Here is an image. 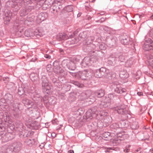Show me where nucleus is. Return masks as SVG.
Returning a JSON list of instances; mask_svg holds the SVG:
<instances>
[{"label":"nucleus","instance_id":"nucleus-60","mask_svg":"<svg viewBox=\"0 0 153 153\" xmlns=\"http://www.w3.org/2000/svg\"><path fill=\"white\" fill-rule=\"evenodd\" d=\"M10 17H7L6 19V23H5L6 24L7 23H9L10 22Z\"/></svg>","mask_w":153,"mask_h":153},{"label":"nucleus","instance_id":"nucleus-46","mask_svg":"<svg viewBox=\"0 0 153 153\" xmlns=\"http://www.w3.org/2000/svg\"><path fill=\"white\" fill-rule=\"evenodd\" d=\"M119 127L118 125L116 123H113L110 126L111 128L114 129H116Z\"/></svg>","mask_w":153,"mask_h":153},{"label":"nucleus","instance_id":"nucleus-9","mask_svg":"<svg viewBox=\"0 0 153 153\" xmlns=\"http://www.w3.org/2000/svg\"><path fill=\"white\" fill-rule=\"evenodd\" d=\"M31 98L34 101L42 100V96L40 94L38 90L31 91L30 93Z\"/></svg>","mask_w":153,"mask_h":153},{"label":"nucleus","instance_id":"nucleus-56","mask_svg":"<svg viewBox=\"0 0 153 153\" xmlns=\"http://www.w3.org/2000/svg\"><path fill=\"white\" fill-rule=\"evenodd\" d=\"M117 148H116L115 149L114 148V147H107V151L108 152H110V150H115V149H116V150H117Z\"/></svg>","mask_w":153,"mask_h":153},{"label":"nucleus","instance_id":"nucleus-10","mask_svg":"<svg viewBox=\"0 0 153 153\" xmlns=\"http://www.w3.org/2000/svg\"><path fill=\"white\" fill-rule=\"evenodd\" d=\"M153 48V42L150 39H146L143 46V48L146 51H149Z\"/></svg>","mask_w":153,"mask_h":153},{"label":"nucleus","instance_id":"nucleus-16","mask_svg":"<svg viewBox=\"0 0 153 153\" xmlns=\"http://www.w3.org/2000/svg\"><path fill=\"white\" fill-rule=\"evenodd\" d=\"M120 39L121 42L123 44L128 45L129 44L130 38L126 33L121 35L120 37Z\"/></svg>","mask_w":153,"mask_h":153},{"label":"nucleus","instance_id":"nucleus-37","mask_svg":"<svg viewBox=\"0 0 153 153\" xmlns=\"http://www.w3.org/2000/svg\"><path fill=\"white\" fill-rule=\"evenodd\" d=\"M73 7L72 5H68L64 8V9L68 13L71 12L73 11Z\"/></svg>","mask_w":153,"mask_h":153},{"label":"nucleus","instance_id":"nucleus-42","mask_svg":"<svg viewBox=\"0 0 153 153\" xmlns=\"http://www.w3.org/2000/svg\"><path fill=\"white\" fill-rule=\"evenodd\" d=\"M79 40L78 39L76 38H74L72 39H70L68 41V42H70V44L73 45L77 43Z\"/></svg>","mask_w":153,"mask_h":153},{"label":"nucleus","instance_id":"nucleus-3","mask_svg":"<svg viewBox=\"0 0 153 153\" xmlns=\"http://www.w3.org/2000/svg\"><path fill=\"white\" fill-rule=\"evenodd\" d=\"M42 88L43 92L45 94V96L42 98V100H40L41 101H43L44 102L48 101L47 98L49 95L51 93V85L48 83V81L46 77H43L42 79Z\"/></svg>","mask_w":153,"mask_h":153},{"label":"nucleus","instance_id":"nucleus-52","mask_svg":"<svg viewBox=\"0 0 153 153\" xmlns=\"http://www.w3.org/2000/svg\"><path fill=\"white\" fill-rule=\"evenodd\" d=\"M71 83L78 87H79L80 85V83L77 81L72 80L71 81Z\"/></svg>","mask_w":153,"mask_h":153},{"label":"nucleus","instance_id":"nucleus-50","mask_svg":"<svg viewBox=\"0 0 153 153\" xmlns=\"http://www.w3.org/2000/svg\"><path fill=\"white\" fill-rule=\"evenodd\" d=\"M65 0H55L54 3L62 4L65 2Z\"/></svg>","mask_w":153,"mask_h":153},{"label":"nucleus","instance_id":"nucleus-62","mask_svg":"<svg viewBox=\"0 0 153 153\" xmlns=\"http://www.w3.org/2000/svg\"><path fill=\"white\" fill-rule=\"evenodd\" d=\"M44 57L46 59H50L51 58V56L48 54H46L45 55Z\"/></svg>","mask_w":153,"mask_h":153},{"label":"nucleus","instance_id":"nucleus-35","mask_svg":"<svg viewBox=\"0 0 153 153\" xmlns=\"http://www.w3.org/2000/svg\"><path fill=\"white\" fill-rule=\"evenodd\" d=\"M94 39V37L93 36H90L88 37L86 39L85 45H90L93 42Z\"/></svg>","mask_w":153,"mask_h":153},{"label":"nucleus","instance_id":"nucleus-41","mask_svg":"<svg viewBox=\"0 0 153 153\" xmlns=\"http://www.w3.org/2000/svg\"><path fill=\"white\" fill-rule=\"evenodd\" d=\"M20 13L21 16H24L28 13L25 7L20 10Z\"/></svg>","mask_w":153,"mask_h":153},{"label":"nucleus","instance_id":"nucleus-2","mask_svg":"<svg viewBox=\"0 0 153 153\" xmlns=\"http://www.w3.org/2000/svg\"><path fill=\"white\" fill-rule=\"evenodd\" d=\"M4 98L8 103L13 107V115L14 117H19V111L22 109L23 105L19 103H16L13 100V97L12 94L7 93L4 96Z\"/></svg>","mask_w":153,"mask_h":153},{"label":"nucleus","instance_id":"nucleus-20","mask_svg":"<svg viewBox=\"0 0 153 153\" xmlns=\"http://www.w3.org/2000/svg\"><path fill=\"white\" fill-rule=\"evenodd\" d=\"M114 110L119 114H123L125 111V109L122 107L121 105H116L114 108Z\"/></svg>","mask_w":153,"mask_h":153},{"label":"nucleus","instance_id":"nucleus-5","mask_svg":"<svg viewBox=\"0 0 153 153\" xmlns=\"http://www.w3.org/2000/svg\"><path fill=\"white\" fill-rule=\"evenodd\" d=\"M53 70L54 72L57 74L64 76L66 75L64 70L60 66L59 62L55 61L53 63Z\"/></svg>","mask_w":153,"mask_h":153},{"label":"nucleus","instance_id":"nucleus-54","mask_svg":"<svg viewBox=\"0 0 153 153\" xmlns=\"http://www.w3.org/2000/svg\"><path fill=\"white\" fill-rule=\"evenodd\" d=\"M111 41L112 42L111 43V46H114L115 45H116V40L114 39H112Z\"/></svg>","mask_w":153,"mask_h":153},{"label":"nucleus","instance_id":"nucleus-61","mask_svg":"<svg viewBox=\"0 0 153 153\" xmlns=\"http://www.w3.org/2000/svg\"><path fill=\"white\" fill-rule=\"evenodd\" d=\"M57 122H57V120L56 119H55V120H53L52 121V123L53 124H54V125H55V124H56V125L58 124Z\"/></svg>","mask_w":153,"mask_h":153},{"label":"nucleus","instance_id":"nucleus-48","mask_svg":"<svg viewBox=\"0 0 153 153\" xmlns=\"http://www.w3.org/2000/svg\"><path fill=\"white\" fill-rule=\"evenodd\" d=\"M5 130V128L2 123V122H0V135L3 134L2 132Z\"/></svg>","mask_w":153,"mask_h":153},{"label":"nucleus","instance_id":"nucleus-15","mask_svg":"<svg viewBox=\"0 0 153 153\" xmlns=\"http://www.w3.org/2000/svg\"><path fill=\"white\" fill-rule=\"evenodd\" d=\"M111 87L114 91L118 94H122L125 92L126 91L125 88H122L119 84L116 85L114 84L112 85Z\"/></svg>","mask_w":153,"mask_h":153},{"label":"nucleus","instance_id":"nucleus-11","mask_svg":"<svg viewBox=\"0 0 153 153\" xmlns=\"http://www.w3.org/2000/svg\"><path fill=\"white\" fill-rule=\"evenodd\" d=\"M21 22H23L19 20H16L13 26V28L16 31H17L18 32H19L20 33H22L24 29L23 25Z\"/></svg>","mask_w":153,"mask_h":153},{"label":"nucleus","instance_id":"nucleus-19","mask_svg":"<svg viewBox=\"0 0 153 153\" xmlns=\"http://www.w3.org/2000/svg\"><path fill=\"white\" fill-rule=\"evenodd\" d=\"M100 69L102 78H108V75H109V70L104 67H102Z\"/></svg>","mask_w":153,"mask_h":153},{"label":"nucleus","instance_id":"nucleus-57","mask_svg":"<svg viewBox=\"0 0 153 153\" xmlns=\"http://www.w3.org/2000/svg\"><path fill=\"white\" fill-rule=\"evenodd\" d=\"M141 148H138L134 151V153H140L141 152Z\"/></svg>","mask_w":153,"mask_h":153},{"label":"nucleus","instance_id":"nucleus-58","mask_svg":"<svg viewBox=\"0 0 153 153\" xmlns=\"http://www.w3.org/2000/svg\"><path fill=\"white\" fill-rule=\"evenodd\" d=\"M81 96H83V97L82 99H85L87 98V96L86 95V93L85 92L82 93L81 94Z\"/></svg>","mask_w":153,"mask_h":153},{"label":"nucleus","instance_id":"nucleus-38","mask_svg":"<svg viewBox=\"0 0 153 153\" xmlns=\"http://www.w3.org/2000/svg\"><path fill=\"white\" fill-rule=\"evenodd\" d=\"M139 127L138 122L136 121H134L131 125V127L133 129H136Z\"/></svg>","mask_w":153,"mask_h":153},{"label":"nucleus","instance_id":"nucleus-6","mask_svg":"<svg viewBox=\"0 0 153 153\" xmlns=\"http://www.w3.org/2000/svg\"><path fill=\"white\" fill-rule=\"evenodd\" d=\"M98 111L96 109V107L91 108L89 109L86 113V119H92L93 118L96 117L98 119L99 114L98 113Z\"/></svg>","mask_w":153,"mask_h":153},{"label":"nucleus","instance_id":"nucleus-55","mask_svg":"<svg viewBox=\"0 0 153 153\" xmlns=\"http://www.w3.org/2000/svg\"><path fill=\"white\" fill-rule=\"evenodd\" d=\"M127 73L126 71H120V72L119 73V76L120 77H123V76H122V75H125Z\"/></svg>","mask_w":153,"mask_h":153},{"label":"nucleus","instance_id":"nucleus-47","mask_svg":"<svg viewBox=\"0 0 153 153\" xmlns=\"http://www.w3.org/2000/svg\"><path fill=\"white\" fill-rule=\"evenodd\" d=\"M99 46L100 49L102 50H105L106 48V46L105 44L103 42H102L101 43Z\"/></svg>","mask_w":153,"mask_h":153},{"label":"nucleus","instance_id":"nucleus-45","mask_svg":"<svg viewBox=\"0 0 153 153\" xmlns=\"http://www.w3.org/2000/svg\"><path fill=\"white\" fill-rule=\"evenodd\" d=\"M58 8V4L54 3L53 5L52 8L53 11H56V12H59V10Z\"/></svg>","mask_w":153,"mask_h":153},{"label":"nucleus","instance_id":"nucleus-27","mask_svg":"<svg viewBox=\"0 0 153 153\" xmlns=\"http://www.w3.org/2000/svg\"><path fill=\"white\" fill-rule=\"evenodd\" d=\"M106 99L107 100V101H109L111 103V100H113L114 98H116L117 100H120V99L117 96L115 95H114L112 94H108V96L106 97Z\"/></svg>","mask_w":153,"mask_h":153},{"label":"nucleus","instance_id":"nucleus-30","mask_svg":"<svg viewBox=\"0 0 153 153\" xmlns=\"http://www.w3.org/2000/svg\"><path fill=\"white\" fill-rule=\"evenodd\" d=\"M86 73V72L85 70L84 71L79 72L78 74L79 77L82 80H86V78L85 76Z\"/></svg>","mask_w":153,"mask_h":153},{"label":"nucleus","instance_id":"nucleus-32","mask_svg":"<svg viewBox=\"0 0 153 153\" xmlns=\"http://www.w3.org/2000/svg\"><path fill=\"white\" fill-rule=\"evenodd\" d=\"M105 94L104 91L102 89H101L97 91L95 93V95L98 97H103Z\"/></svg>","mask_w":153,"mask_h":153},{"label":"nucleus","instance_id":"nucleus-44","mask_svg":"<svg viewBox=\"0 0 153 153\" xmlns=\"http://www.w3.org/2000/svg\"><path fill=\"white\" fill-rule=\"evenodd\" d=\"M109 74L107 78L109 79H111L112 77H114L115 76V74L113 71H110L109 70Z\"/></svg>","mask_w":153,"mask_h":153},{"label":"nucleus","instance_id":"nucleus-1","mask_svg":"<svg viewBox=\"0 0 153 153\" xmlns=\"http://www.w3.org/2000/svg\"><path fill=\"white\" fill-rule=\"evenodd\" d=\"M46 0H13L11 4L12 7L15 9V11H18L23 4H30L25 7L28 13L38 5L44 6Z\"/></svg>","mask_w":153,"mask_h":153},{"label":"nucleus","instance_id":"nucleus-31","mask_svg":"<svg viewBox=\"0 0 153 153\" xmlns=\"http://www.w3.org/2000/svg\"><path fill=\"white\" fill-rule=\"evenodd\" d=\"M43 35L42 33L40 32L39 30H36L34 32H33V37L35 36L39 38L42 36Z\"/></svg>","mask_w":153,"mask_h":153},{"label":"nucleus","instance_id":"nucleus-40","mask_svg":"<svg viewBox=\"0 0 153 153\" xmlns=\"http://www.w3.org/2000/svg\"><path fill=\"white\" fill-rule=\"evenodd\" d=\"M94 75L97 78H102V74H101V72L100 71V69H97L96 72L94 73Z\"/></svg>","mask_w":153,"mask_h":153},{"label":"nucleus","instance_id":"nucleus-51","mask_svg":"<svg viewBox=\"0 0 153 153\" xmlns=\"http://www.w3.org/2000/svg\"><path fill=\"white\" fill-rule=\"evenodd\" d=\"M86 33L85 32H82L79 35V36L81 38H85L86 36Z\"/></svg>","mask_w":153,"mask_h":153},{"label":"nucleus","instance_id":"nucleus-23","mask_svg":"<svg viewBox=\"0 0 153 153\" xmlns=\"http://www.w3.org/2000/svg\"><path fill=\"white\" fill-rule=\"evenodd\" d=\"M85 71H86V72L85 74L86 80L90 79L92 78V76L93 75V71L91 69L85 70Z\"/></svg>","mask_w":153,"mask_h":153},{"label":"nucleus","instance_id":"nucleus-22","mask_svg":"<svg viewBox=\"0 0 153 153\" xmlns=\"http://www.w3.org/2000/svg\"><path fill=\"white\" fill-rule=\"evenodd\" d=\"M111 103L109 101H107V100H105L104 102H101L99 104V105L98 106L96 107L97 108H106L109 106L111 105Z\"/></svg>","mask_w":153,"mask_h":153},{"label":"nucleus","instance_id":"nucleus-17","mask_svg":"<svg viewBox=\"0 0 153 153\" xmlns=\"http://www.w3.org/2000/svg\"><path fill=\"white\" fill-rule=\"evenodd\" d=\"M107 64L109 65L114 66L118 64V58L110 57L107 61Z\"/></svg>","mask_w":153,"mask_h":153},{"label":"nucleus","instance_id":"nucleus-4","mask_svg":"<svg viewBox=\"0 0 153 153\" xmlns=\"http://www.w3.org/2000/svg\"><path fill=\"white\" fill-rule=\"evenodd\" d=\"M107 114V113H105L104 114L103 113L99 114V115H98L99 116V117L97 119L98 121L97 122L98 125H99L100 123V121L107 123L108 125L111 122L112 120L111 117L109 116H106Z\"/></svg>","mask_w":153,"mask_h":153},{"label":"nucleus","instance_id":"nucleus-39","mask_svg":"<svg viewBox=\"0 0 153 153\" xmlns=\"http://www.w3.org/2000/svg\"><path fill=\"white\" fill-rule=\"evenodd\" d=\"M24 88L22 87H19V88L18 94L19 95L22 96L21 97L24 96L25 94H24Z\"/></svg>","mask_w":153,"mask_h":153},{"label":"nucleus","instance_id":"nucleus-26","mask_svg":"<svg viewBox=\"0 0 153 153\" xmlns=\"http://www.w3.org/2000/svg\"><path fill=\"white\" fill-rule=\"evenodd\" d=\"M22 97H23L22 99V102L25 105L31 104L32 101L27 98L26 95H24V96Z\"/></svg>","mask_w":153,"mask_h":153},{"label":"nucleus","instance_id":"nucleus-13","mask_svg":"<svg viewBox=\"0 0 153 153\" xmlns=\"http://www.w3.org/2000/svg\"><path fill=\"white\" fill-rule=\"evenodd\" d=\"M90 59V57H85L81 63L82 68H87L92 65Z\"/></svg>","mask_w":153,"mask_h":153},{"label":"nucleus","instance_id":"nucleus-14","mask_svg":"<svg viewBox=\"0 0 153 153\" xmlns=\"http://www.w3.org/2000/svg\"><path fill=\"white\" fill-rule=\"evenodd\" d=\"M95 47V46L93 44L85 45L83 47V49L85 52L94 53L95 51L94 50Z\"/></svg>","mask_w":153,"mask_h":153},{"label":"nucleus","instance_id":"nucleus-36","mask_svg":"<svg viewBox=\"0 0 153 153\" xmlns=\"http://www.w3.org/2000/svg\"><path fill=\"white\" fill-rule=\"evenodd\" d=\"M90 59L92 64V63H95L98 62V57L97 56H94L90 57Z\"/></svg>","mask_w":153,"mask_h":153},{"label":"nucleus","instance_id":"nucleus-24","mask_svg":"<svg viewBox=\"0 0 153 153\" xmlns=\"http://www.w3.org/2000/svg\"><path fill=\"white\" fill-rule=\"evenodd\" d=\"M25 143L27 145L30 147H31L34 145L35 143V141L34 139H27L25 141Z\"/></svg>","mask_w":153,"mask_h":153},{"label":"nucleus","instance_id":"nucleus-64","mask_svg":"<svg viewBox=\"0 0 153 153\" xmlns=\"http://www.w3.org/2000/svg\"><path fill=\"white\" fill-rule=\"evenodd\" d=\"M130 149H129L126 148L125 149H124V152H129Z\"/></svg>","mask_w":153,"mask_h":153},{"label":"nucleus","instance_id":"nucleus-43","mask_svg":"<svg viewBox=\"0 0 153 153\" xmlns=\"http://www.w3.org/2000/svg\"><path fill=\"white\" fill-rule=\"evenodd\" d=\"M125 59V56L123 54H122L119 56L118 58V62H123Z\"/></svg>","mask_w":153,"mask_h":153},{"label":"nucleus","instance_id":"nucleus-21","mask_svg":"<svg viewBox=\"0 0 153 153\" xmlns=\"http://www.w3.org/2000/svg\"><path fill=\"white\" fill-rule=\"evenodd\" d=\"M68 36L65 33H61L57 34L56 36V39L59 41L65 40L68 39Z\"/></svg>","mask_w":153,"mask_h":153},{"label":"nucleus","instance_id":"nucleus-59","mask_svg":"<svg viewBox=\"0 0 153 153\" xmlns=\"http://www.w3.org/2000/svg\"><path fill=\"white\" fill-rule=\"evenodd\" d=\"M62 4H58V8L59 10V11L62 9Z\"/></svg>","mask_w":153,"mask_h":153},{"label":"nucleus","instance_id":"nucleus-49","mask_svg":"<svg viewBox=\"0 0 153 153\" xmlns=\"http://www.w3.org/2000/svg\"><path fill=\"white\" fill-rule=\"evenodd\" d=\"M68 13H65V15H66L65 18H69V19H68V20L71 21L73 18V15H71V13H70V14H68Z\"/></svg>","mask_w":153,"mask_h":153},{"label":"nucleus","instance_id":"nucleus-53","mask_svg":"<svg viewBox=\"0 0 153 153\" xmlns=\"http://www.w3.org/2000/svg\"><path fill=\"white\" fill-rule=\"evenodd\" d=\"M47 71L51 72L52 70L51 65H47L46 68Z\"/></svg>","mask_w":153,"mask_h":153},{"label":"nucleus","instance_id":"nucleus-29","mask_svg":"<svg viewBox=\"0 0 153 153\" xmlns=\"http://www.w3.org/2000/svg\"><path fill=\"white\" fill-rule=\"evenodd\" d=\"M134 61V59L133 58H131L125 62V66L126 67H130L133 64Z\"/></svg>","mask_w":153,"mask_h":153},{"label":"nucleus","instance_id":"nucleus-7","mask_svg":"<svg viewBox=\"0 0 153 153\" xmlns=\"http://www.w3.org/2000/svg\"><path fill=\"white\" fill-rule=\"evenodd\" d=\"M22 146V144L20 142H15L11 146H9L6 149L7 153H12L13 151L15 152L20 150Z\"/></svg>","mask_w":153,"mask_h":153},{"label":"nucleus","instance_id":"nucleus-28","mask_svg":"<svg viewBox=\"0 0 153 153\" xmlns=\"http://www.w3.org/2000/svg\"><path fill=\"white\" fill-rule=\"evenodd\" d=\"M147 61L148 65L153 67V56L152 55H148L147 56Z\"/></svg>","mask_w":153,"mask_h":153},{"label":"nucleus","instance_id":"nucleus-25","mask_svg":"<svg viewBox=\"0 0 153 153\" xmlns=\"http://www.w3.org/2000/svg\"><path fill=\"white\" fill-rule=\"evenodd\" d=\"M111 137V134L109 132H105L102 134L103 139L106 140L110 139Z\"/></svg>","mask_w":153,"mask_h":153},{"label":"nucleus","instance_id":"nucleus-33","mask_svg":"<svg viewBox=\"0 0 153 153\" xmlns=\"http://www.w3.org/2000/svg\"><path fill=\"white\" fill-rule=\"evenodd\" d=\"M25 36L27 37L33 38V32L30 29H28L25 30L24 32Z\"/></svg>","mask_w":153,"mask_h":153},{"label":"nucleus","instance_id":"nucleus-63","mask_svg":"<svg viewBox=\"0 0 153 153\" xmlns=\"http://www.w3.org/2000/svg\"><path fill=\"white\" fill-rule=\"evenodd\" d=\"M37 59V58L36 57H34L32 58L30 60V61L31 62H35Z\"/></svg>","mask_w":153,"mask_h":153},{"label":"nucleus","instance_id":"nucleus-8","mask_svg":"<svg viewBox=\"0 0 153 153\" xmlns=\"http://www.w3.org/2000/svg\"><path fill=\"white\" fill-rule=\"evenodd\" d=\"M62 64L63 67L65 68L66 67L69 69L71 70H75L76 68V63L73 61L64 60L62 61Z\"/></svg>","mask_w":153,"mask_h":153},{"label":"nucleus","instance_id":"nucleus-18","mask_svg":"<svg viewBox=\"0 0 153 153\" xmlns=\"http://www.w3.org/2000/svg\"><path fill=\"white\" fill-rule=\"evenodd\" d=\"M48 17V14L46 12H41L38 15L37 19L38 21H43L46 19Z\"/></svg>","mask_w":153,"mask_h":153},{"label":"nucleus","instance_id":"nucleus-34","mask_svg":"<svg viewBox=\"0 0 153 153\" xmlns=\"http://www.w3.org/2000/svg\"><path fill=\"white\" fill-rule=\"evenodd\" d=\"M30 77L31 80L33 81H35L38 79L37 74L35 73H32L30 75Z\"/></svg>","mask_w":153,"mask_h":153},{"label":"nucleus","instance_id":"nucleus-12","mask_svg":"<svg viewBox=\"0 0 153 153\" xmlns=\"http://www.w3.org/2000/svg\"><path fill=\"white\" fill-rule=\"evenodd\" d=\"M117 135L112 142L114 143H115L116 145H117L120 143L121 141L124 139L126 135L125 134H122L121 133L117 134Z\"/></svg>","mask_w":153,"mask_h":153}]
</instances>
